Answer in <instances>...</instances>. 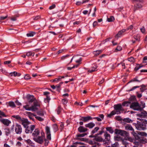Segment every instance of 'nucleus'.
Segmentation results:
<instances>
[{
	"mask_svg": "<svg viewBox=\"0 0 147 147\" xmlns=\"http://www.w3.org/2000/svg\"><path fill=\"white\" fill-rule=\"evenodd\" d=\"M60 77H59V76H58L57 78H56L54 79V81H55V82H57L58 81H61L60 79Z\"/></svg>",
	"mask_w": 147,
	"mask_h": 147,
	"instance_id": "nucleus-64",
	"label": "nucleus"
},
{
	"mask_svg": "<svg viewBox=\"0 0 147 147\" xmlns=\"http://www.w3.org/2000/svg\"><path fill=\"white\" fill-rule=\"evenodd\" d=\"M24 78L26 80H28L30 79V77L29 75L26 74Z\"/></svg>",
	"mask_w": 147,
	"mask_h": 147,
	"instance_id": "nucleus-58",
	"label": "nucleus"
},
{
	"mask_svg": "<svg viewBox=\"0 0 147 147\" xmlns=\"http://www.w3.org/2000/svg\"><path fill=\"white\" fill-rule=\"evenodd\" d=\"M68 100L66 98L63 99L62 100V102L63 104H66Z\"/></svg>",
	"mask_w": 147,
	"mask_h": 147,
	"instance_id": "nucleus-55",
	"label": "nucleus"
},
{
	"mask_svg": "<svg viewBox=\"0 0 147 147\" xmlns=\"http://www.w3.org/2000/svg\"><path fill=\"white\" fill-rule=\"evenodd\" d=\"M102 52V51L101 50H98L94 52V54L95 55L97 56L99 55Z\"/></svg>",
	"mask_w": 147,
	"mask_h": 147,
	"instance_id": "nucleus-36",
	"label": "nucleus"
},
{
	"mask_svg": "<svg viewBox=\"0 0 147 147\" xmlns=\"http://www.w3.org/2000/svg\"><path fill=\"white\" fill-rule=\"evenodd\" d=\"M114 107L115 110L116 111L115 112L119 111L120 112V114L121 113L120 111H124L122 105L121 104L115 105L114 106Z\"/></svg>",
	"mask_w": 147,
	"mask_h": 147,
	"instance_id": "nucleus-7",
	"label": "nucleus"
},
{
	"mask_svg": "<svg viewBox=\"0 0 147 147\" xmlns=\"http://www.w3.org/2000/svg\"><path fill=\"white\" fill-rule=\"evenodd\" d=\"M134 2L136 3L134 7V11L137 9L138 8H141L142 7V0H134Z\"/></svg>",
	"mask_w": 147,
	"mask_h": 147,
	"instance_id": "nucleus-3",
	"label": "nucleus"
},
{
	"mask_svg": "<svg viewBox=\"0 0 147 147\" xmlns=\"http://www.w3.org/2000/svg\"><path fill=\"white\" fill-rule=\"evenodd\" d=\"M140 120H141L142 123H143L144 124L146 125V124H147V121L146 120L143 119H141Z\"/></svg>",
	"mask_w": 147,
	"mask_h": 147,
	"instance_id": "nucleus-54",
	"label": "nucleus"
},
{
	"mask_svg": "<svg viewBox=\"0 0 147 147\" xmlns=\"http://www.w3.org/2000/svg\"><path fill=\"white\" fill-rule=\"evenodd\" d=\"M87 135V134L86 133H84L81 134H77L76 135V136L78 137H82L84 136H85L86 135Z\"/></svg>",
	"mask_w": 147,
	"mask_h": 147,
	"instance_id": "nucleus-41",
	"label": "nucleus"
},
{
	"mask_svg": "<svg viewBox=\"0 0 147 147\" xmlns=\"http://www.w3.org/2000/svg\"><path fill=\"white\" fill-rule=\"evenodd\" d=\"M41 135L40 136H38L37 137L33 138V140L36 142L42 144L43 143L45 137L44 133L43 131L41 132Z\"/></svg>",
	"mask_w": 147,
	"mask_h": 147,
	"instance_id": "nucleus-1",
	"label": "nucleus"
},
{
	"mask_svg": "<svg viewBox=\"0 0 147 147\" xmlns=\"http://www.w3.org/2000/svg\"><path fill=\"white\" fill-rule=\"evenodd\" d=\"M33 54L32 56H34V53H32L31 52L29 51L26 53V55L28 57L32 55Z\"/></svg>",
	"mask_w": 147,
	"mask_h": 147,
	"instance_id": "nucleus-48",
	"label": "nucleus"
},
{
	"mask_svg": "<svg viewBox=\"0 0 147 147\" xmlns=\"http://www.w3.org/2000/svg\"><path fill=\"white\" fill-rule=\"evenodd\" d=\"M120 112L119 111L115 112V111H113L111 112L110 113L107 115V117L111 118L112 116L115 114H119Z\"/></svg>",
	"mask_w": 147,
	"mask_h": 147,
	"instance_id": "nucleus-21",
	"label": "nucleus"
},
{
	"mask_svg": "<svg viewBox=\"0 0 147 147\" xmlns=\"http://www.w3.org/2000/svg\"><path fill=\"white\" fill-rule=\"evenodd\" d=\"M105 140L106 141H109L110 140V135L108 134L107 132H105L104 134Z\"/></svg>",
	"mask_w": 147,
	"mask_h": 147,
	"instance_id": "nucleus-19",
	"label": "nucleus"
},
{
	"mask_svg": "<svg viewBox=\"0 0 147 147\" xmlns=\"http://www.w3.org/2000/svg\"><path fill=\"white\" fill-rule=\"evenodd\" d=\"M123 121L127 123H130V122H132V121L129 118H124L123 119Z\"/></svg>",
	"mask_w": 147,
	"mask_h": 147,
	"instance_id": "nucleus-30",
	"label": "nucleus"
},
{
	"mask_svg": "<svg viewBox=\"0 0 147 147\" xmlns=\"http://www.w3.org/2000/svg\"><path fill=\"white\" fill-rule=\"evenodd\" d=\"M106 129L107 131H109L111 134H113L114 132L113 129L111 127H107L106 128Z\"/></svg>",
	"mask_w": 147,
	"mask_h": 147,
	"instance_id": "nucleus-27",
	"label": "nucleus"
},
{
	"mask_svg": "<svg viewBox=\"0 0 147 147\" xmlns=\"http://www.w3.org/2000/svg\"><path fill=\"white\" fill-rule=\"evenodd\" d=\"M39 106V105L37 102H34L33 105L31 106V111H37L38 109V107Z\"/></svg>",
	"mask_w": 147,
	"mask_h": 147,
	"instance_id": "nucleus-9",
	"label": "nucleus"
},
{
	"mask_svg": "<svg viewBox=\"0 0 147 147\" xmlns=\"http://www.w3.org/2000/svg\"><path fill=\"white\" fill-rule=\"evenodd\" d=\"M35 34V32H30L29 33H27L26 34V35L28 37H32Z\"/></svg>",
	"mask_w": 147,
	"mask_h": 147,
	"instance_id": "nucleus-32",
	"label": "nucleus"
},
{
	"mask_svg": "<svg viewBox=\"0 0 147 147\" xmlns=\"http://www.w3.org/2000/svg\"><path fill=\"white\" fill-rule=\"evenodd\" d=\"M99 128L98 127H96L92 130L91 132V135H93V134L96 133L99 129Z\"/></svg>",
	"mask_w": 147,
	"mask_h": 147,
	"instance_id": "nucleus-26",
	"label": "nucleus"
},
{
	"mask_svg": "<svg viewBox=\"0 0 147 147\" xmlns=\"http://www.w3.org/2000/svg\"><path fill=\"white\" fill-rule=\"evenodd\" d=\"M140 82V81L138 80L136 78H135L133 79L132 80H131V81H130L128 83H129V82Z\"/></svg>",
	"mask_w": 147,
	"mask_h": 147,
	"instance_id": "nucleus-52",
	"label": "nucleus"
},
{
	"mask_svg": "<svg viewBox=\"0 0 147 147\" xmlns=\"http://www.w3.org/2000/svg\"><path fill=\"white\" fill-rule=\"evenodd\" d=\"M139 115L141 117H147V112L145 111H144L140 114Z\"/></svg>",
	"mask_w": 147,
	"mask_h": 147,
	"instance_id": "nucleus-22",
	"label": "nucleus"
},
{
	"mask_svg": "<svg viewBox=\"0 0 147 147\" xmlns=\"http://www.w3.org/2000/svg\"><path fill=\"white\" fill-rule=\"evenodd\" d=\"M121 130V129H116L115 130V134L117 135H120Z\"/></svg>",
	"mask_w": 147,
	"mask_h": 147,
	"instance_id": "nucleus-39",
	"label": "nucleus"
},
{
	"mask_svg": "<svg viewBox=\"0 0 147 147\" xmlns=\"http://www.w3.org/2000/svg\"><path fill=\"white\" fill-rule=\"evenodd\" d=\"M92 119L93 118L90 116L82 117L80 119V120L84 122H86L89 120H92Z\"/></svg>",
	"mask_w": 147,
	"mask_h": 147,
	"instance_id": "nucleus-10",
	"label": "nucleus"
},
{
	"mask_svg": "<svg viewBox=\"0 0 147 147\" xmlns=\"http://www.w3.org/2000/svg\"><path fill=\"white\" fill-rule=\"evenodd\" d=\"M122 48L120 46H118L116 48L115 50L117 51H121L122 50Z\"/></svg>",
	"mask_w": 147,
	"mask_h": 147,
	"instance_id": "nucleus-59",
	"label": "nucleus"
},
{
	"mask_svg": "<svg viewBox=\"0 0 147 147\" xmlns=\"http://www.w3.org/2000/svg\"><path fill=\"white\" fill-rule=\"evenodd\" d=\"M114 20V17L113 16H110L109 18H107V20L109 22H113Z\"/></svg>",
	"mask_w": 147,
	"mask_h": 147,
	"instance_id": "nucleus-31",
	"label": "nucleus"
},
{
	"mask_svg": "<svg viewBox=\"0 0 147 147\" xmlns=\"http://www.w3.org/2000/svg\"><path fill=\"white\" fill-rule=\"evenodd\" d=\"M45 130L47 139L49 140H51V137L50 127L48 126H46L45 127Z\"/></svg>",
	"mask_w": 147,
	"mask_h": 147,
	"instance_id": "nucleus-8",
	"label": "nucleus"
},
{
	"mask_svg": "<svg viewBox=\"0 0 147 147\" xmlns=\"http://www.w3.org/2000/svg\"><path fill=\"white\" fill-rule=\"evenodd\" d=\"M126 31V30L125 29H123L120 31H119L118 33L115 36V38H118L121 37L123 35V33Z\"/></svg>",
	"mask_w": 147,
	"mask_h": 147,
	"instance_id": "nucleus-13",
	"label": "nucleus"
},
{
	"mask_svg": "<svg viewBox=\"0 0 147 147\" xmlns=\"http://www.w3.org/2000/svg\"><path fill=\"white\" fill-rule=\"evenodd\" d=\"M98 136L95 135H91L89 136L90 138H94L93 140V141L102 142H104V140L101 137H99Z\"/></svg>",
	"mask_w": 147,
	"mask_h": 147,
	"instance_id": "nucleus-6",
	"label": "nucleus"
},
{
	"mask_svg": "<svg viewBox=\"0 0 147 147\" xmlns=\"http://www.w3.org/2000/svg\"><path fill=\"white\" fill-rule=\"evenodd\" d=\"M53 129L55 132L56 131L58 130V127L56 124H54L53 126Z\"/></svg>",
	"mask_w": 147,
	"mask_h": 147,
	"instance_id": "nucleus-51",
	"label": "nucleus"
},
{
	"mask_svg": "<svg viewBox=\"0 0 147 147\" xmlns=\"http://www.w3.org/2000/svg\"><path fill=\"white\" fill-rule=\"evenodd\" d=\"M78 65H74L73 66V67H67V69L68 70H71L72 69L74 68L75 67H77L78 66Z\"/></svg>",
	"mask_w": 147,
	"mask_h": 147,
	"instance_id": "nucleus-56",
	"label": "nucleus"
},
{
	"mask_svg": "<svg viewBox=\"0 0 147 147\" xmlns=\"http://www.w3.org/2000/svg\"><path fill=\"white\" fill-rule=\"evenodd\" d=\"M130 103V102L129 101H126L123 102L122 103V105L124 106L128 107Z\"/></svg>",
	"mask_w": 147,
	"mask_h": 147,
	"instance_id": "nucleus-34",
	"label": "nucleus"
},
{
	"mask_svg": "<svg viewBox=\"0 0 147 147\" xmlns=\"http://www.w3.org/2000/svg\"><path fill=\"white\" fill-rule=\"evenodd\" d=\"M38 115L42 117H44V113L43 111H38L37 112Z\"/></svg>",
	"mask_w": 147,
	"mask_h": 147,
	"instance_id": "nucleus-43",
	"label": "nucleus"
},
{
	"mask_svg": "<svg viewBox=\"0 0 147 147\" xmlns=\"http://www.w3.org/2000/svg\"><path fill=\"white\" fill-rule=\"evenodd\" d=\"M40 18V16L38 15L36 16H34L32 17V18L34 20H37L39 19Z\"/></svg>",
	"mask_w": 147,
	"mask_h": 147,
	"instance_id": "nucleus-49",
	"label": "nucleus"
},
{
	"mask_svg": "<svg viewBox=\"0 0 147 147\" xmlns=\"http://www.w3.org/2000/svg\"><path fill=\"white\" fill-rule=\"evenodd\" d=\"M27 98L28 102L29 103L32 102L35 100V98L33 95H28Z\"/></svg>",
	"mask_w": 147,
	"mask_h": 147,
	"instance_id": "nucleus-18",
	"label": "nucleus"
},
{
	"mask_svg": "<svg viewBox=\"0 0 147 147\" xmlns=\"http://www.w3.org/2000/svg\"><path fill=\"white\" fill-rule=\"evenodd\" d=\"M63 84V82H60L59 84H58L57 85L55 86L56 87V88H60V87L61 86V85Z\"/></svg>",
	"mask_w": 147,
	"mask_h": 147,
	"instance_id": "nucleus-63",
	"label": "nucleus"
},
{
	"mask_svg": "<svg viewBox=\"0 0 147 147\" xmlns=\"http://www.w3.org/2000/svg\"><path fill=\"white\" fill-rule=\"evenodd\" d=\"M18 73L16 71H13V72H11L10 73V75H11V76H12L13 75L15 76H16L17 75Z\"/></svg>",
	"mask_w": 147,
	"mask_h": 147,
	"instance_id": "nucleus-61",
	"label": "nucleus"
},
{
	"mask_svg": "<svg viewBox=\"0 0 147 147\" xmlns=\"http://www.w3.org/2000/svg\"><path fill=\"white\" fill-rule=\"evenodd\" d=\"M22 124L26 128L27 127V124L26 122H24L23 121H22Z\"/></svg>",
	"mask_w": 147,
	"mask_h": 147,
	"instance_id": "nucleus-62",
	"label": "nucleus"
},
{
	"mask_svg": "<svg viewBox=\"0 0 147 147\" xmlns=\"http://www.w3.org/2000/svg\"><path fill=\"white\" fill-rule=\"evenodd\" d=\"M26 114L28 115V116L30 119L34 121V117H35L36 115L34 114L29 112H26Z\"/></svg>",
	"mask_w": 147,
	"mask_h": 147,
	"instance_id": "nucleus-17",
	"label": "nucleus"
},
{
	"mask_svg": "<svg viewBox=\"0 0 147 147\" xmlns=\"http://www.w3.org/2000/svg\"><path fill=\"white\" fill-rule=\"evenodd\" d=\"M140 90L141 92H143L145 90V86L144 85L142 86V88L140 89Z\"/></svg>",
	"mask_w": 147,
	"mask_h": 147,
	"instance_id": "nucleus-50",
	"label": "nucleus"
},
{
	"mask_svg": "<svg viewBox=\"0 0 147 147\" xmlns=\"http://www.w3.org/2000/svg\"><path fill=\"white\" fill-rule=\"evenodd\" d=\"M88 130V129L87 128L82 126L79 127L78 129V131L80 133L85 132Z\"/></svg>",
	"mask_w": 147,
	"mask_h": 147,
	"instance_id": "nucleus-16",
	"label": "nucleus"
},
{
	"mask_svg": "<svg viewBox=\"0 0 147 147\" xmlns=\"http://www.w3.org/2000/svg\"><path fill=\"white\" fill-rule=\"evenodd\" d=\"M9 105L13 107H15V103L13 102H10L9 103Z\"/></svg>",
	"mask_w": 147,
	"mask_h": 147,
	"instance_id": "nucleus-45",
	"label": "nucleus"
},
{
	"mask_svg": "<svg viewBox=\"0 0 147 147\" xmlns=\"http://www.w3.org/2000/svg\"><path fill=\"white\" fill-rule=\"evenodd\" d=\"M140 143L145 144L147 142V140L146 139H143L141 138L139 141Z\"/></svg>",
	"mask_w": 147,
	"mask_h": 147,
	"instance_id": "nucleus-38",
	"label": "nucleus"
},
{
	"mask_svg": "<svg viewBox=\"0 0 147 147\" xmlns=\"http://www.w3.org/2000/svg\"><path fill=\"white\" fill-rule=\"evenodd\" d=\"M120 135L125 137L128 136V133L125 131L122 130Z\"/></svg>",
	"mask_w": 147,
	"mask_h": 147,
	"instance_id": "nucleus-23",
	"label": "nucleus"
},
{
	"mask_svg": "<svg viewBox=\"0 0 147 147\" xmlns=\"http://www.w3.org/2000/svg\"><path fill=\"white\" fill-rule=\"evenodd\" d=\"M122 143L123 145V146L121 147H130L131 146V144L129 143L125 140H123Z\"/></svg>",
	"mask_w": 147,
	"mask_h": 147,
	"instance_id": "nucleus-15",
	"label": "nucleus"
},
{
	"mask_svg": "<svg viewBox=\"0 0 147 147\" xmlns=\"http://www.w3.org/2000/svg\"><path fill=\"white\" fill-rule=\"evenodd\" d=\"M146 125L142 123L138 125L137 129L139 130H144L146 129Z\"/></svg>",
	"mask_w": 147,
	"mask_h": 147,
	"instance_id": "nucleus-14",
	"label": "nucleus"
},
{
	"mask_svg": "<svg viewBox=\"0 0 147 147\" xmlns=\"http://www.w3.org/2000/svg\"><path fill=\"white\" fill-rule=\"evenodd\" d=\"M42 117H40L39 116H37L36 115L35 116V118L38 121H42L44 120V118Z\"/></svg>",
	"mask_w": 147,
	"mask_h": 147,
	"instance_id": "nucleus-28",
	"label": "nucleus"
},
{
	"mask_svg": "<svg viewBox=\"0 0 147 147\" xmlns=\"http://www.w3.org/2000/svg\"><path fill=\"white\" fill-rule=\"evenodd\" d=\"M35 126L34 125H31L28 126L25 129V132L27 134L31 133L34 129Z\"/></svg>",
	"mask_w": 147,
	"mask_h": 147,
	"instance_id": "nucleus-5",
	"label": "nucleus"
},
{
	"mask_svg": "<svg viewBox=\"0 0 147 147\" xmlns=\"http://www.w3.org/2000/svg\"><path fill=\"white\" fill-rule=\"evenodd\" d=\"M138 134L142 136H147V134L145 132H139L138 133Z\"/></svg>",
	"mask_w": 147,
	"mask_h": 147,
	"instance_id": "nucleus-47",
	"label": "nucleus"
},
{
	"mask_svg": "<svg viewBox=\"0 0 147 147\" xmlns=\"http://www.w3.org/2000/svg\"><path fill=\"white\" fill-rule=\"evenodd\" d=\"M5 134L6 136H9L10 134V131L8 129H5Z\"/></svg>",
	"mask_w": 147,
	"mask_h": 147,
	"instance_id": "nucleus-33",
	"label": "nucleus"
},
{
	"mask_svg": "<svg viewBox=\"0 0 147 147\" xmlns=\"http://www.w3.org/2000/svg\"><path fill=\"white\" fill-rule=\"evenodd\" d=\"M130 108L134 110L141 111L142 108L138 102H132L130 105Z\"/></svg>",
	"mask_w": 147,
	"mask_h": 147,
	"instance_id": "nucleus-2",
	"label": "nucleus"
},
{
	"mask_svg": "<svg viewBox=\"0 0 147 147\" xmlns=\"http://www.w3.org/2000/svg\"><path fill=\"white\" fill-rule=\"evenodd\" d=\"M50 98L49 96H47L46 98H44V101L45 103H48L49 102Z\"/></svg>",
	"mask_w": 147,
	"mask_h": 147,
	"instance_id": "nucleus-35",
	"label": "nucleus"
},
{
	"mask_svg": "<svg viewBox=\"0 0 147 147\" xmlns=\"http://www.w3.org/2000/svg\"><path fill=\"white\" fill-rule=\"evenodd\" d=\"M142 66L139 65H137L135 67L134 70L136 71L138 70L140 68L142 67Z\"/></svg>",
	"mask_w": 147,
	"mask_h": 147,
	"instance_id": "nucleus-46",
	"label": "nucleus"
},
{
	"mask_svg": "<svg viewBox=\"0 0 147 147\" xmlns=\"http://www.w3.org/2000/svg\"><path fill=\"white\" fill-rule=\"evenodd\" d=\"M44 140L45 141V146H47L48 145V144L49 143V140H47L45 139H44Z\"/></svg>",
	"mask_w": 147,
	"mask_h": 147,
	"instance_id": "nucleus-57",
	"label": "nucleus"
},
{
	"mask_svg": "<svg viewBox=\"0 0 147 147\" xmlns=\"http://www.w3.org/2000/svg\"><path fill=\"white\" fill-rule=\"evenodd\" d=\"M97 70V67L96 66H94L88 70V72L92 73L93 72L96 71Z\"/></svg>",
	"mask_w": 147,
	"mask_h": 147,
	"instance_id": "nucleus-25",
	"label": "nucleus"
},
{
	"mask_svg": "<svg viewBox=\"0 0 147 147\" xmlns=\"http://www.w3.org/2000/svg\"><path fill=\"white\" fill-rule=\"evenodd\" d=\"M14 118H15L17 119L21 120V117L19 115H13L12 116Z\"/></svg>",
	"mask_w": 147,
	"mask_h": 147,
	"instance_id": "nucleus-53",
	"label": "nucleus"
},
{
	"mask_svg": "<svg viewBox=\"0 0 147 147\" xmlns=\"http://www.w3.org/2000/svg\"><path fill=\"white\" fill-rule=\"evenodd\" d=\"M123 140H125L126 141L127 140L131 142H133L134 139L131 137H127L126 138L124 139Z\"/></svg>",
	"mask_w": 147,
	"mask_h": 147,
	"instance_id": "nucleus-42",
	"label": "nucleus"
},
{
	"mask_svg": "<svg viewBox=\"0 0 147 147\" xmlns=\"http://www.w3.org/2000/svg\"><path fill=\"white\" fill-rule=\"evenodd\" d=\"M40 132V131L38 128L35 129L32 133V136L34 137L33 138L37 137L39 136Z\"/></svg>",
	"mask_w": 147,
	"mask_h": 147,
	"instance_id": "nucleus-12",
	"label": "nucleus"
},
{
	"mask_svg": "<svg viewBox=\"0 0 147 147\" xmlns=\"http://www.w3.org/2000/svg\"><path fill=\"white\" fill-rule=\"evenodd\" d=\"M61 107L59 106L56 110L57 113L58 114H59L61 111Z\"/></svg>",
	"mask_w": 147,
	"mask_h": 147,
	"instance_id": "nucleus-44",
	"label": "nucleus"
},
{
	"mask_svg": "<svg viewBox=\"0 0 147 147\" xmlns=\"http://www.w3.org/2000/svg\"><path fill=\"white\" fill-rule=\"evenodd\" d=\"M0 122L6 126H8L11 123V121L9 120L6 119H1Z\"/></svg>",
	"mask_w": 147,
	"mask_h": 147,
	"instance_id": "nucleus-11",
	"label": "nucleus"
},
{
	"mask_svg": "<svg viewBox=\"0 0 147 147\" xmlns=\"http://www.w3.org/2000/svg\"><path fill=\"white\" fill-rule=\"evenodd\" d=\"M23 107L27 110L31 111V107H29V106L28 105L24 106Z\"/></svg>",
	"mask_w": 147,
	"mask_h": 147,
	"instance_id": "nucleus-37",
	"label": "nucleus"
},
{
	"mask_svg": "<svg viewBox=\"0 0 147 147\" xmlns=\"http://www.w3.org/2000/svg\"><path fill=\"white\" fill-rule=\"evenodd\" d=\"M134 38L136 41H139L140 40V35L139 34L135 35L134 36Z\"/></svg>",
	"mask_w": 147,
	"mask_h": 147,
	"instance_id": "nucleus-29",
	"label": "nucleus"
},
{
	"mask_svg": "<svg viewBox=\"0 0 147 147\" xmlns=\"http://www.w3.org/2000/svg\"><path fill=\"white\" fill-rule=\"evenodd\" d=\"M128 60L131 62H134V59L133 57H131L128 58Z\"/></svg>",
	"mask_w": 147,
	"mask_h": 147,
	"instance_id": "nucleus-60",
	"label": "nucleus"
},
{
	"mask_svg": "<svg viewBox=\"0 0 147 147\" xmlns=\"http://www.w3.org/2000/svg\"><path fill=\"white\" fill-rule=\"evenodd\" d=\"M125 129L126 130H133V128L131 125L127 124L125 126Z\"/></svg>",
	"mask_w": 147,
	"mask_h": 147,
	"instance_id": "nucleus-24",
	"label": "nucleus"
},
{
	"mask_svg": "<svg viewBox=\"0 0 147 147\" xmlns=\"http://www.w3.org/2000/svg\"><path fill=\"white\" fill-rule=\"evenodd\" d=\"M6 117V115L3 112L0 110V117Z\"/></svg>",
	"mask_w": 147,
	"mask_h": 147,
	"instance_id": "nucleus-40",
	"label": "nucleus"
},
{
	"mask_svg": "<svg viewBox=\"0 0 147 147\" xmlns=\"http://www.w3.org/2000/svg\"><path fill=\"white\" fill-rule=\"evenodd\" d=\"M16 133L18 134H20L22 131V128L21 125L16 123L15 127Z\"/></svg>",
	"mask_w": 147,
	"mask_h": 147,
	"instance_id": "nucleus-4",
	"label": "nucleus"
},
{
	"mask_svg": "<svg viewBox=\"0 0 147 147\" xmlns=\"http://www.w3.org/2000/svg\"><path fill=\"white\" fill-rule=\"evenodd\" d=\"M95 125V124L92 122H90L88 124H86L85 125L86 127H88L90 129L92 128Z\"/></svg>",
	"mask_w": 147,
	"mask_h": 147,
	"instance_id": "nucleus-20",
	"label": "nucleus"
}]
</instances>
